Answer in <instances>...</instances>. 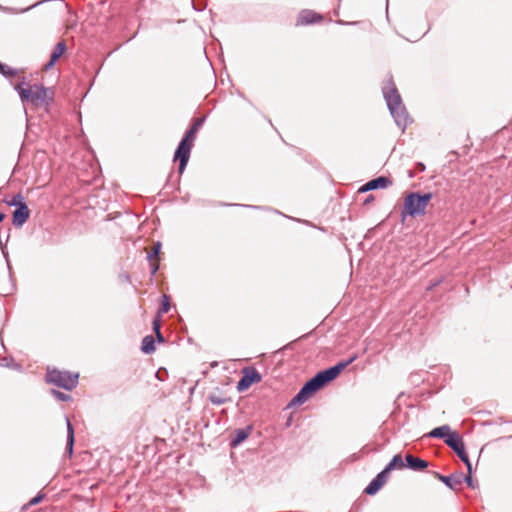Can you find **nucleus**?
<instances>
[{"mask_svg":"<svg viewBox=\"0 0 512 512\" xmlns=\"http://www.w3.org/2000/svg\"><path fill=\"white\" fill-rule=\"evenodd\" d=\"M354 359L355 357L346 362H340L333 367L318 372L314 377L308 380L300 391L292 398L289 406L301 405L306 402L324 385L334 380L344 368L353 362Z\"/></svg>","mask_w":512,"mask_h":512,"instance_id":"1","label":"nucleus"},{"mask_svg":"<svg viewBox=\"0 0 512 512\" xmlns=\"http://www.w3.org/2000/svg\"><path fill=\"white\" fill-rule=\"evenodd\" d=\"M403 468H405V463L403 462L402 456L400 454L395 455L385 467L386 471L389 473L394 469Z\"/></svg>","mask_w":512,"mask_h":512,"instance_id":"20","label":"nucleus"},{"mask_svg":"<svg viewBox=\"0 0 512 512\" xmlns=\"http://www.w3.org/2000/svg\"><path fill=\"white\" fill-rule=\"evenodd\" d=\"M445 443L452 448L458 457L465 463L467 466V470L469 473H472V465L469 460L468 454L465 450V445L457 432H453L451 435H448V438L445 439Z\"/></svg>","mask_w":512,"mask_h":512,"instance_id":"6","label":"nucleus"},{"mask_svg":"<svg viewBox=\"0 0 512 512\" xmlns=\"http://www.w3.org/2000/svg\"><path fill=\"white\" fill-rule=\"evenodd\" d=\"M194 143L185 140L184 138L180 141L175 154L174 160H179V173L182 174L188 163L190 153Z\"/></svg>","mask_w":512,"mask_h":512,"instance_id":"7","label":"nucleus"},{"mask_svg":"<svg viewBox=\"0 0 512 512\" xmlns=\"http://www.w3.org/2000/svg\"><path fill=\"white\" fill-rule=\"evenodd\" d=\"M6 203L16 208L20 207V205H26L24 197L20 193L14 195L10 200H6Z\"/></svg>","mask_w":512,"mask_h":512,"instance_id":"24","label":"nucleus"},{"mask_svg":"<svg viewBox=\"0 0 512 512\" xmlns=\"http://www.w3.org/2000/svg\"><path fill=\"white\" fill-rule=\"evenodd\" d=\"M65 50H66L65 43L58 42L50 55L49 62L46 63L44 66L45 70H50L54 66V64L58 61V59L63 55Z\"/></svg>","mask_w":512,"mask_h":512,"instance_id":"16","label":"nucleus"},{"mask_svg":"<svg viewBox=\"0 0 512 512\" xmlns=\"http://www.w3.org/2000/svg\"><path fill=\"white\" fill-rule=\"evenodd\" d=\"M22 102L31 103L35 107L49 106L54 99V91L40 84L19 83L15 86Z\"/></svg>","mask_w":512,"mask_h":512,"instance_id":"3","label":"nucleus"},{"mask_svg":"<svg viewBox=\"0 0 512 512\" xmlns=\"http://www.w3.org/2000/svg\"><path fill=\"white\" fill-rule=\"evenodd\" d=\"M389 477V472L384 468L376 477L368 484L365 488V493L368 495H374L378 490L386 483Z\"/></svg>","mask_w":512,"mask_h":512,"instance_id":"9","label":"nucleus"},{"mask_svg":"<svg viewBox=\"0 0 512 512\" xmlns=\"http://www.w3.org/2000/svg\"><path fill=\"white\" fill-rule=\"evenodd\" d=\"M141 350L145 354H150L155 351L154 338L151 335H147L142 340Z\"/></svg>","mask_w":512,"mask_h":512,"instance_id":"22","label":"nucleus"},{"mask_svg":"<svg viewBox=\"0 0 512 512\" xmlns=\"http://www.w3.org/2000/svg\"><path fill=\"white\" fill-rule=\"evenodd\" d=\"M210 401L216 405H221L224 403V399H222L221 397H217V396H211Z\"/></svg>","mask_w":512,"mask_h":512,"instance_id":"28","label":"nucleus"},{"mask_svg":"<svg viewBox=\"0 0 512 512\" xmlns=\"http://www.w3.org/2000/svg\"><path fill=\"white\" fill-rule=\"evenodd\" d=\"M453 432H451L450 426L448 425H442L440 427L434 428L432 431L428 433V437L432 438H448V435H451Z\"/></svg>","mask_w":512,"mask_h":512,"instance_id":"19","label":"nucleus"},{"mask_svg":"<svg viewBox=\"0 0 512 512\" xmlns=\"http://www.w3.org/2000/svg\"><path fill=\"white\" fill-rule=\"evenodd\" d=\"M29 216L30 211L27 205H20V207L16 208V210L13 212V225L16 227H22L28 220Z\"/></svg>","mask_w":512,"mask_h":512,"instance_id":"12","label":"nucleus"},{"mask_svg":"<svg viewBox=\"0 0 512 512\" xmlns=\"http://www.w3.org/2000/svg\"><path fill=\"white\" fill-rule=\"evenodd\" d=\"M392 184L391 180L388 177L380 176L375 179L368 181L364 186L361 187V192H366L369 190H375L378 188H387Z\"/></svg>","mask_w":512,"mask_h":512,"instance_id":"10","label":"nucleus"},{"mask_svg":"<svg viewBox=\"0 0 512 512\" xmlns=\"http://www.w3.org/2000/svg\"><path fill=\"white\" fill-rule=\"evenodd\" d=\"M382 91L392 117L396 124L404 130L410 123V118L392 77L386 80Z\"/></svg>","mask_w":512,"mask_h":512,"instance_id":"2","label":"nucleus"},{"mask_svg":"<svg viewBox=\"0 0 512 512\" xmlns=\"http://www.w3.org/2000/svg\"><path fill=\"white\" fill-rule=\"evenodd\" d=\"M261 375L255 369H245L244 375L237 383L239 392L247 390L253 383L260 382Z\"/></svg>","mask_w":512,"mask_h":512,"instance_id":"8","label":"nucleus"},{"mask_svg":"<svg viewBox=\"0 0 512 512\" xmlns=\"http://www.w3.org/2000/svg\"><path fill=\"white\" fill-rule=\"evenodd\" d=\"M160 249H161V243L157 242L153 246L152 251L149 252L148 255H147V259L150 262V271H151L152 275H155L157 273L158 269H159V265L157 263L153 262V260L158 257V255L160 253Z\"/></svg>","mask_w":512,"mask_h":512,"instance_id":"18","label":"nucleus"},{"mask_svg":"<svg viewBox=\"0 0 512 512\" xmlns=\"http://www.w3.org/2000/svg\"><path fill=\"white\" fill-rule=\"evenodd\" d=\"M252 432V426H247L245 428L236 429L234 431V437L230 441V446L235 448L240 445L244 440L248 438V436Z\"/></svg>","mask_w":512,"mask_h":512,"instance_id":"14","label":"nucleus"},{"mask_svg":"<svg viewBox=\"0 0 512 512\" xmlns=\"http://www.w3.org/2000/svg\"><path fill=\"white\" fill-rule=\"evenodd\" d=\"M43 498H44V494H38L37 496H35L34 498H32L29 501V505H36V504L40 503Z\"/></svg>","mask_w":512,"mask_h":512,"instance_id":"27","label":"nucleus"},{"mask_svg":"<svg viewBox=\"0 0 512 512\" xmlns=\"http://www.w3.org/2000/svg\"><path fill=\"white\" fill-rule=\"evenodd\" d=\"M51 392L53 396L60 401H69L71 399L70 395L60 392L58 390L53 389Z\"/></svg>","mask_w":512,"mask_h":512,"instance_id":"26","label":"nucleus"},{"mask_svg":"<svg viewBox=\"0 0 512 512\" xmlns=\"http://www.w3.org/2000/svg\"><path fill=\"white\" fill-rule=\"evenodd\" d=\"M156 337L158 339L159 342H164V337L163 335L161 334V332H158L156 333Z\"/></svg>","mask_w":512,"mask_h":512,"instance_id":"31","label":"nucleus"},{"mask_svg":"<svg viewBox=\"0 0 512 512\" xmlns=\"http://www.w3.org/2000/svg\"><path fill=\"white\" fill-rule=\"evenodd\" d=\"M67 423V445L66 450L71 455L73 452V445H74V429L72 427V424L69 420V418H66Z\"/></svg>","mask_w":512,"mask_h":512,"instance_id":"21","label":"nucleus"},{"mask_svg":"<svg viewBox=\"0 0 512 512\" xmlns=\"http://www.w3.org/2000/svg\"><path fill=\"white\" fill-rule=\"evenodd\" d=\"M463 481H465L469 487L474 488V484H473V480H472V477H471V473L468 472L467 476H463Z\"/></svg>","mask_w":512,"mask_h":512,"instance_id":"29","label":"nucleus"},{"mask_svg":"<svg viewBox=\"0 0 512 512\" xmlns=\"http://www.w3.org/2000/svg\"><path fill=\"white\" fill-rule=\"evenodd\" d=\"M153 329H154L155 333L160 332V320H159V318H155L153 320Z\"/></svg>","mask_w":512,"mask_h":512,"instance_id":"30","label":"nucleus"},{"mask_svg":"<svg viewBox=\"0 0 512 512\" xmlns=\"http://www.w3.org/2000/svg\"><path fill=\"white\" fill-rule=\"evenodd\" d=\"M405 461H406L405 467H408L409 469L414 470V471H420V470H423L428 467L427 461L417 458V457H414L411 454H407L405 456Z\"/></svg>","mask_w":512,"mask_h":512,"instance_id":"15","label":"nucleus"},{"mask_svg":"<svg viewBox=\"0 0 512 512\" xmlns=\"http://www.w3.org/2000/svg\"><path fill=\"white\" fill-rule=\"evenodd\" d=\"M322 20V16L311 11L303 10L297 19V25H307L319 22Z\"/></svg>","mask_w":512,"mask_h":512,"instance_id":"13","label":"nucleus"},{"mask_svg":"<svg viewBox=\"0 0 512 512\" xmlns=\"http://www.w3.org/2000/svg\"><path fill=\"white\" fill-rule=\"evenodd\" d=\"M169 309H170V298L167 295H163L161 306L159 308L158 313L159 314L167 313L169 311Z\"/></svg>","mask_w":512,"mask_h":512,"instance_id":"25","label":"nucleus"},{"mask_svg":"<svg viewBox=\"0 0 512 512\" xmlns=\"http://www.w3.org/2000/svg\"><path fill=\"white\" fill-rule=\"evenodd\" d=\"M78 374H73L67 371H60L57 369L48 370L46 380L48 383L56 385L65 390H72L78 384Z\"/></svg>","mask_w":512,"mask_h":512,"instance_id":"5","label":"nucleus"},{"mask_svg":"<svg viewBox=\"0 0 512 512\" xmlns=\"http://www.w3.org/2000/svg\"><path fill=\"white\" fill-rule=\"evenodd\" d=\"M433 197L432 193L420 194L419 192L409 193L404 200V207L401 211L403 217L422 216L426 213V208Z\"/></svg>","mask_w":512,"mask_h":512,"instance_id":"4","label":"nucleus"},{"mask_svg":"<svg viewBox=\"0 0 512 512\" xmlns=\"http://www.w3.org/2000/svg\"><path fill=\"white\" fill-rule=\"evenodd\" d=\"M5 219V214L0 212V222H2Z\"/></svg>","mask_w":512,"mask_h":512,"instance_id":"32","label":"nucleus"},{"mask_svg":"<svg viewBox=\"0 0 512 512\" xmlns=\"http://www.w3.org/2000/svg\"><path fill=\"white\" fill-rule=\"evenodd\" d=\"M0 73L7 78H11V77L16 76L18 71L16 69L0 62Z\"/></svg>","mask_w":512,"mask_h":512,"instance_id":"23","label":"nucleus"},{"mask_svg":"<svg viewBox=\"0 0 512 512\" xmlns=\"http://www.w3.org/2000/svg\"><path fill=\"white\" fill-rule=\"evenodd\" d=\"M204 118H196L194 119L191 127L186 131L185 136L183 137L185 140L194 143L197 133L199 129L202 127L204 123Z\"/></svg>","mask_w":512,"mask_h":512,"instance_id":"17","label":"nucleus"},{"mask_svg":"<svg viewBox=\"0 0 512 512\" xmlns=\"http://www.w3.org/2000/svg\"><path fill=\"white\" fill-rule=\"evenodd\" d=\"M435 477L452 490H458L463 482V476L461 474L444 476L439 473H435Z\"/></svg>","mask_w":512,"mask_h":512,"instance_id":"11","label":"nucleus"}]
</instances>
